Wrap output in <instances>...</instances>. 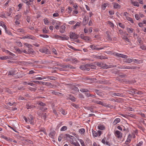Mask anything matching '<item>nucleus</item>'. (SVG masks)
<instances>
[{"label":"nucleus","instance_id":"nucleus-7","mask_svg":"<svg viewBox=\"0 0 146 146\" xmlns=\"http://www.w3.org/2000/svg\"><path fill=\"white\" fill-rule=\"evenodd\" d=\"M97 65L100 67H103L104 68H108L109 67L108 66L106 65V64H104L102 63L98 62Z\"/></svg>","mask_w":146,"mask_h":146},{"label":"nucleus","instance_id":"nucleus-2","mask_svg":"<svg viewBox=\"0 0 146 146\" xmlns=\"http://www.w3.org/2000/svg\"><path fill=\"white\" fill-rule=\"evenodd\" d=\"M37 104H38L40 105L41 106H42V107H40V110H41L42 111H44L47 109L46 108L44 107V106H46V104L45 103H43L42 102L40 101Z\"/></svg>","mask_w":146,"mask_h":146},{"label":"nucleus","instance_id":"nucleus-41","mask_svg":"<svg viewBox=\"0 0 146 146\" xmlns=\"http://www.w3.org/2000/svg\"><path fill=\"white\" fill-rule=\"evenodd\" d=\"M95 102L97 104H99L100 105H102V106H104V104L102 102L99 101H96Z\"/></svg>","mask_w":146,"mask_h":146},{"label":"nucleus","instance_id":"nucleus-33","mask_svg":"<svg viewBox=\"0 0 146 146\" xmlns=\"http://www.w3.org/2000/svg\"><path fill=\"white\" fill-rule=\"evenodd\" d=\"M136 68L134 66H125V69H135Z\"/></svg>","mask_w":146,"mask_h":146},{"label":"nucleus","instance_id":"nucleus-42","mask_svg":"<svg viewBox=\"0 0 146 146\" xmlns=\"http://www.w3.org/2000/svg\"><path fill=\"white\" fill-rule=\"evenodd\" d=\"M1 59V60H6L8 59L9 57L8 56H3L0 57Z\"/></svg>","mask_w":146,"mask_h":146},{"label":"nucleus","instance_id":"nucleus-36","mask_svg":"<svg viewBox=\"0 0 146 146\" xmlns=\"http://www.w3.org/2000/svg\"><path fill=\"white\" fill-rule=\"evenodd\" d=\"M38 75L35 76L34 77L35 79L38 80H41L42 79V78L38 77Z\"/></svg>","mask_w":146,"mask_h":146},{"label":"nucleus","instance_id":"nucleus-11","mask_svg":"<svg viewBox=\"0 0 146 146\" xmlns=\"http://www.w3.org/2000/svg\"><path fill=\"white\" fill-rule=\"evenodd\" d=\"M66 27L64 25H62L60 27V31L61 33H63L65 31V29Z\"/></svg>","mask_w":146,"mask_h":146},{"label":"nucleus","instance_id":"nucleus-12","mask_svg":"<svg viewBox=\"0 0 146 146\" xmlns=\"http://www.w3.org/2000/svg\"><path fill=\"white\" fill-rule=\"evenodd\" d=\"M113 7L114 8H120V7H121V6L117 3H113Z\"/></svg>","mask_w":146,"mask_h":146},{"label":"nucleus","instance_id":"nucleus-45","mask_svg":"<svg viewBox=\"0 0 146 146\" xmlns=\"http://www.w3.org/2000/svg\"><path fill=\"white\" fill-rule=\"evenodd\" d=\"M67 127L66 126H64L62 127L61 129V131H64L66 130L67 129Z\"/></svg>","mask_w":146,"mask_h":146},{"label":"nucleus","instance_id":"nucleus-54","mask_svg":"<svg viewBox=\"0 0 146 146\" xmlns=\"http://www.w3.org/2000/svg\"><path fill=\"white\" fill-rule=\"evenodd\" d=\"M63 135H60V136H59L58 138V140L59 141H61L62 137H63Z\"/></svg>","mask_w":146,"mask_h":146},{"label":"nucleus","instance_id":"nucleus-49","mask_svg":"<svg viewBox=\"0 0 146 146\" xmlns=\"http://www.w3.org/2000/svg\"><path fill=\"white\" fill-rule=\"evenodd\" d=\"M68 47H69L70 48H71V49H72V50H75V51H77V50L79 51L80 50H78V49H75L73 47V46H71L69 45V46H68Z\"/></svg>","mask_w":146,"mask_h":146},{"label":"nucleus","instance_id":"nucleus-3","mask_svg":"<svg viewBox=\"0 0 146 146\" xmlns=\"http://www.w3.org/2000/svg\"><path fill=\"white\" fill-rule=\"evenodd\" d=\"M89 65L88 64H86L85 65H81L80 66V68L83 70L85 71H88L90 70L89 68Z\"/></svg>","mask_w":146,"mask_h":146},{"label":"nucleus","instance_id":"nucleus-40","mask_svg":"<svg viewBox=\"0 0 146 146\" xmlns=\"http://www.w3.org/2000/svg\"><path fill=\"white\" fill-rule=\"evenodd\" d=\"M85 132V129L83 128L81 129H79V132L81 134H82L84 133Z\"/></svg>","mask_w":146,"mask_h":146},{"label":"nucleus","instance_id":"nucleus-35","mask_svg":"<svg viewBox=\"0 0 146 146\" xmlns=\"http://www.w3.org/2000/svg\"><path fill=\"white\" fill-rule=\"evenodd\" d=\"M8 75L12 76L15 75V72L13 71H9L8 72Z\"/></svg>","mask_w":146,"mask_h":146},{"label":"nucleus","instance_id":"nucleus-13","mask_svg":"<svg viewBox=\"0 0 146 146\" xmlns=\"http://www.w3.org/2000/svg\"><path fill=\"white\" fill-rule=\"evenodd\" d=\"M27 38L35 40H36V37L33 36L31 35H27Z\"/></svg>","mask_w":146,"mask_h":146},{"label":"nucleus","instance_id":"nucleus-27","mask_svg":"<svg viewBox=\"0 0 146 146\" xmlns=\"http://www.w3.org/2000/svg\"><path fill=\"white\" fill-rule=\"evenodd\" d=\"M69 98L72 102H75L76 100V98L73 96H70Z\"/></svg>","mask_w":146,"mask_h":146},{"label":"nucleus","instance_id":"nucleus-58","mask_svg":"<svg viewBox=\"0 0 146 146\" xmlns=\"http://www.w3.org/2000/svg\"><path fill=\"white\" fill-rule=\"evenodd\" d=\"M107 37L108 38V40H109L111 41L112 40V38L111 37L110 35H107Z\"/></svg>","mask_w":146,"mask_h":146},{"label":"nucleus","instance_id":"nucleus-38","mask_svg":"<svg viewBox=\"0 0 146 146\" xmlns=\"http://www.w3.org/2000/svg\"><path fill=\"white\" fill-rule=\"evenodd\" d=\"M14 48L17 52H19V53L21 54L22 52V51L19 48H16V47H14Z\"/></svg>","mask_w":146,"mask_h":146},{"label":"nucleus","instance_id":"nucleus-55","mask_svg":"<svg viewBox=\"0 0 146 146\" xmlns=\"http://www.w3.org/2000/svg\"><path fill=\"white\" fill-rule=\"evenodd\" d=\"M133 60L134 62L137 63H140V60H139L134 59Z\"/></svg>","mask_w":146,"mask_h":146},{"label":"nucleus","instance_id":"nucleus-18","mask_svg":"<svg viewBox=\"0 0 146 146\" xmlns=\"http://www.w3.org/2000/svg\"><path fill=\"white\" fill-rule=\"evenodd\" d=\"M45 86H49L51 88H53L54 85H52L51 83L46 82L45 83Z\"/></svg>","mask_w":146,"mask_h":146},{"label":"nucleus","instance_id":"nucleus-25","mask_svg":"<svg viewBox=\"0 0 146 146\" xmlns=\"http://www.w3.org/2000/svg\"><path fill=\"white\" fill-rule=\"evenodd\" d=\"M59 111L60 112H61V113L64 115H65L66 114V113L65 110L63 109H60Z\"/></svg>","mask_w":146,"mask_h":146},{"label":"nucleus","instance_id":"nucleus-26","mask_svg":"<svg viewBox=\"0 0 146 146\" xmlns=\"http://www.w3.org/2000/svg\"><path fill=\"white\" fill-rule=\"evenodd\" d=\"M135 94H137L138 95H142L143 94V93L141 91H138L136 90H135Z\"/></svg>","mask_w":146,"mask_h":146},{"label":"nucleus","instance_id":"nucleus-63","mask_svg":"<svg viewBox=\"0 0 146 146\" xmlns=\"http://www.w3.org/2000/svg\"><path fill=\"white\" fill-rule=\"evenodd\" d=\"M119 76L121 78L126 77L127 76L126 74L119 75Z\"/></svg>","mask_w":146,"mask_h":146},{"label":"nucleus","instance_id":"nucleus-37","mask_svg":"<svg viewBox=\"0 0 146 146\" xmlns=\"http://www.w3.org/2000/svg\"><path fill=\"white\" fill-rule=\"evenodd\" d=\"M35 106L33 105H31L28 106L27 107V109H31V108H35Z\"/></svg>","mask_w":146,"mask_h":146},{"label":"nucleus","instance_id":"nucleus-30","mask_svg":"<svg viewBox=\"0 0 146 146\" xmlns=\"http://www.w3.org/2000/svg\"><path fill=\"white\" fill-rule=\"evenodd\" d=\"M71 105L76 109H79L80 108L78 105H76L74 103H72L71 104Z\"/></svg>","mask_w":146,"mask_h":146},{"label":"nucleus","instance_id":"nucleus-24","mask_svg":"<svg viewBox=\"0 0 146 146\" xmlns=\"http://www.w3.org/2000/svg\"><path fill=\"white\" fill-rule=\"evenodd\" d=\"M71 88L72 90H74V91L76 92H79V90L78 88L76 87L75 86H71Z\"/></svg>","mask_w":146,"mask_h":146},{"label":"nucleus","instance_id":"nucleus-16","mask_svg":"<svg viewBox=\"0 0 146 146\" xmlns=\"http://www.w3.org/2000/svg\"><path fill=\"white\" fill-rule=\"evenodd\" d=\"M120 121V119L119 118H117L115 119L113 122V125H116L117 123L119 122Z\"/></svg>","mask_w":146,"mask_h":146},{"label":"nucleus","instance_id":"nucleus-23","mask_svg":"<svg viewBox=\"0 0 146 146\" xmlns=\"http://www.w3.org/2000/svg\"><path fill=\"white\" fill-rule=\"evenodd\" d=\"M80 91L84 93L89 92V90L87 89H82L80 90Z\"/></svg>","mask_w":146,"mask_h":146},{"label":"nucleus","instance_id":"nucleus-19","mask_svg":"<svg viewBox=\"0 0 146 146\" xmlns=\"http://www.w3.org/2000/svg\"><path fill=\"white\" fill-rule=\"evenodd\" d=\"M131 3L132 4H133L134 6H136L137 7H139V4L138 3L137 1H131Z\"/></svg>","mask_w":146,"mask_h":146},{"label":"nucleus","instance_id":"nucleus-59","mask_svg":"<svg viewBox=\"0 0 146 146\" xmlns=\"http://www.w3.org/2000/svg\"><path fill=\"white\" fill-rule=\"evenodd\" d=\"M107 3H104V4H103L102 5V6L103 7L102 8V9L103 10H104L105 9V8L106 7V6H107Z\"/></svg>","mask_w":146,"mask_h":146},{"label":"nucleus","instance_id":"nucleus-10","mask_svg":"<svg viewBox=\"0 0 146 146\" xmlns=\"http://www.w3.org/2000/svg\"><path fill=\"white\" fill-rule=\"evenodd\" d=\"M47 78L50 80L55 81L57 80V78L53 76H48L47 77Z\"/></svg>","mask_w":146,"mask_h":146},{"label":"nucleus","instance_id":"nucleus-48","mask_svg":"<svg viewBox=\"0 0 146 146\" xmlns=\"http://www.w3.org/2000/svg\"><path fill=\"white\" fill-rule=\"evenodd\" d=\"M21 17V15H16L14 17V19L16 20H19V19Z\"/></svg>","mask_w":146,"mask_h":146},{"label":"nucleus","instance_id":"nucleus-57","mask_svg":"<svg viewBox=\"0 0 146 146\" xmlns=\"http://www.w3.org/2000/svg\"><path fill=\"white\" fill-rule=\"evenodd\" d=\"M127 20L129 21H130L132 23H133L134 22L133 20L131 18L128 17L127 18Z\"/></svg>","mask_w":146,"mask_h":146},{"label":"nucleus","instance_id":"nucleus-62","mask_svg":"<svg viewBox=\"0 0 146 146\" xmlns=\"http://www.w3.org/2000/svg\"><path fill=\"white\" fill-rule=\"evenodd\" d=\"M83 39L85 40L86 41H87L89 40V37L88 36H85Z\"/></svg>","mask_w":146,"mask_h":146},{"label":"nucleus","instance_id":"nucleus-29","mask_svg":"<svg viewBox=\"0 0 146 146\" xmlns=\"http://www.w3.org/2000/svg\"><path fill=\"white\" fill-rule=\"evenodd\" d=\"M133 61V60L131 59L128 58L126 59L125 62L127 63H130Z\"/></svg>","mask_w":146,"mask_h":146},{"label":"nucleus","instance_id":"nucleus-46","mask_svg":"<svg viewBox=\"0 0 146 146\" xmlns=\"http://www.w3.org/2000/svg\"><path fill=\"white\" fill-rule=\"evenodd\" d=\"M71 62L75 63L77 62V60L75 58H72L71 59Z\"/></svg>","mask_w":146,"mask_h":146},{"label":"nucleus","instance_id":"nucleus-22","mask_svg":"<svg viewBox=\"0 0 146 146\" xmlns=\"http://www.w3.org/2000/svg\"><path fill=\"white\" fill-rule=\"evenodd\" d=\"M33 119V117L32 115L29 116V117L28 119V120L30 124L32 123V120Z\"/></svg>","mask_w":146,"mask_h":146},{"label":"nucleus","instance_id":"nucleus-39","mask_svg":"<svg viewBox=\"0 0 146 146\" xmlns=\"http://www.w3.org/2000/svg\"><path fill=\"white\" fill-rule=\"evenodd\" d=\"M98 129H99L103 130L104 129L105 127L104 125H100L98 126Z\"/></svg>","mask_w":146,"mask_h":146},{"label":"nucleus","instance_id":"nucleus-53","mask_svg":"<svg viewBox=\"0 0 146 146\" xmlns=\"http://www.w3.org/2000/svg\"><path fill=\"white\" fill-rule=\"evenodd\" d=\"M40 36L43 38H48L49 37L48 36L46 35H40Z\"/></svg>","mask_w":146,"mask_h":146},{"label":"nucleus","instance_id":"nucleus-56","mask_svg":"<svg viewBox=\"0 0 146 146\" xmlns=\"http://www.w3.org/2000/svg\"><path fill=\"white\" fill-rule=\"evenodd\" d=\"M119 26L122 28L124 29L125 28V26L124 25H123L121 23H119L118 24Z\"/></svg>","mask_w":146,"mask_h":146},{"label":"nucleus","instance_id":"nucleus-1","mask_svg":"<svg viewBox=\"0 0 146 146\" xmlns=\"http://www.w3.org/2000/svg\"><path fill=\"white\" fill-rule=\"evenodd\" d=\"M63 36H61L58 35H56L55 36V38L57 39H60L62 40H68L69 37L68 36H67L65 35H63Z\"/></svg>","mask_w":146,"mask_h":146},{"label":"nucleus","instance_id":"nucleus-61","mask_svg":"<svg viewBox=\"0 0 146 146\" xmlns=\"http://www.w3.org/2000/svg\"><path fill=\"white\" fill-rule=\"evenodd\" d=\"M140 48L142 50H146V46H145L144 45H143L141 46L140 47Z\"/></svg>","mask_w":146,"mask_h":146},{"label":"nucleus","instance_id":"nucleus-34","mask_svg":"<svg viewBox=\"0 0 146 146\" xmlns=\"http://www.w3.org/2000/svg\"><path fill=\"white\" fill-rule=\"evenodd\" d=\"M78 140L80 142L81 145L82 146H85V143L83 141L82 139H78Z\"/></svg>","mask_w":146,"mask_h":146},{"label":"nucleus","instance_id":"nucleus-43","mask_svg":"<svg viewBox=\"0 0 146 146\" xmlns=\"http://www.w3.org/2000/svg\"><path fill=\"white\" fill-rule=\"evenodd\" d=\"M80 23L78 22H77L76 24L74 26V29H76V27L78 26H80Z\"/></svg>","mask_w":146,"mask_h":146},{"label":"nucleus","instance_id":"nucleus-4","mask_svg":"<svg viewBox=\"0 0 146 146\" xmlns=\"http://www.w3.org/2000/svg\"><path fill=\"white\" fill-rule=\"evenodd\" d=\"M25 75V74L24 73H23L22 72H17L15 75V77L16 78H20L22 77Z\"/></svg>","mask_w":146,"mask_h":146},{"label":"nucleus","instance_id":"nucleus-9","mask_svg":"<svg viewBox=\"0 0 146 146\" xmlns=\"http://www.w3.org/2000/svg\"><path fill=\"white\" fill-rule=\"evenodd\" d=\"M116 55L117 56L121 57L123 58H127V56L124 55L123 54L117 53L116 54Z\"/></svg>","mask_w":146,"mask_h":146},{"label":"nucleus","instance_id":"nucleus-21","mask_svg":"<svg viewBox=\"0 0 146 146\" xmlns=\"http://www.w3.org/2000/svg\"><path fill=\"white\" fill-rule=\"evenodd\" d=\"M41 117L42 119L43 118L44 120H45L46 118V113H42V114L41 116Z\"/></svg>","mask_w":146,"mask_h":146},{"label":"nucleus","instance_id":"nucleus-47","mask_svg":"<svg viewBox=\"0 0 146 146\" xmlns=\"http://www.w3.org/2000/svg\"><path fill=\"white\" fill-rule=\"evenodd\" d=\"M131 141V139L127 138L126 141H125V143L126 145L128 144Z\"/></svg>","mask_w":146,"mask_h":146},{"label":"nucleus","instance_id":"nucleus-32","mask_svg":"<svg viewBox=\"0 0 146 146\" xmlns=\"http://www.w3.org/2000/svg\"><path fill=\"white\" fill-rule=\"evenodd\" d=\"M51 93L55 95H58L60 94L59 92H56L55 90H51Z\"/></svg>","mask_w":146,"mask_h":146},{"label":"nucleus","instance_id":"nucleus-51","mask_svg":"<svg viewBox=\"0 0 146 146\" xmlns=\"http://www.w3.org/2000/svg\"><path fill=\"white\" fill-rule=\"evenodd\" d=\"M50 137L52 138H53L55 135L54 133V132H51L50 134Z\"/></svg>","mask_w":146,"mask_h":146},{"label":"nucleus","instance_id":"nucleus-8","mask_svg":"<svg viewBox=\"0 0 146 146\" xmlns=\"http://www.w3.org/2000/svg\"><path fill=\"white\" fill-rule=\"evenodd\" d=\"M89 18L88 17H86V16H85L83 19V24L84 25H86L88 21Z\"/></svg>","mask_w":146,"mask_h":146},{"label":"nucleus","instance_id":"nucleus-50","mask_svg":"<svg viewBox=\"0 0 146 146\" xmlns=\"http://www.w3.org/2000/svg\"><path fill=\"white\" fill-rule=\"evenodd\" d=\"M107 23L109 24L111 27H113L114 26V25L113 23L110 21H108Z\"/></svg>","mask_w":146,"mask_h":146},{"label":"nucleus","instance_id":"nucleus-20","mask_svg":"<svg viewBox=\"0 0 146 146\" xmlns=\"http://www.w3.org/2000/svg\"><path fill=\"white\" fill-rule=\"evenodd\" d=\"M47 50H48V49H47L46 48H43V49H40L39 50V51L42 53H47V52L46 51Z\"/></svg>","mask_w":146,"mask_h":146},{"label":"nucleus","instance_id":"nucleus-60","mask_svg":"<svg viewBox=\"0 0 146 146\" xmlns=\"http://www.w3.org/2000/svg\"><path fill=\"white\" fill-rule=\"evenodd\" d=\"M1 137L2 138H3L4 139L6 140L7 141H8V139H9V137H7L5 136L4 135L1 136Z\"/></svg>","mask_w":146,"mask_h":146},{"label":"nucleus","instance_id":"nucleus-6","mask_svg":"<svg viewBox=\"0 0 146 146\" xmlns=\"http://www.w3.org/2000/svg\"><path fill=\"white\" fill-rule=\"evenodd\" d=\"M115 135L118 139H121L122 137V133L118 130H116L115 133Z\"/></svg>","mask_w":146,"mask_h":146},{"label":"nucleus","instance_id":"nucleus-5","mask_svg":"<svg viewBox=\"0 0 146 146\" xmlns=\"http://www.w3.org/2000/svg\"><path fill=\"white\" fill-rule=\"evenodd\" d=\"M70 37L71 39H76L78 38V35L73 32H70Z\"/></svg>","mask_w":146,"mask_h":146},{"label":"nucleus","instance_id":"nucleus-31","mask_svg":"<svg viewBox=\"0 0 146 146\" xmlns=\"http://www.w3.org/2000/svg\"><path fill=\"white\" fill-rule=\"evenodd\" d=\"M89 66V69L90 68H91L92 69H95L96 68V66L94 65H90L88 64Z\"/></svg>","mask_w":146,"mask_h":146},{"label":"nucleus","instance_id":"nucleus-17","mask_svg":"<svg viewBox=\"0 0 146 146\" xmlns=\"http://www.w3.org/2000/svg\"><path fill=\"white\" fill-rule=\"evenodd\" d=\"M92 133L93 134V136L94 137H96L98 135V133L96 131H94L93 130H92Z\"/></svg>","mask_w":146,"mask_h":146},{"label":"nucleus","instance_id":"nucleus-52","mask_svg":"<svg viewBox=\"0 0 146 146\" xmlns=\"http://www.w3.org/2000/svg\"><path fill=\"white\" fill-rule=\"evenodd\" d=\"M75 146H80L78 143V142H74L73 143L72 142V143Z\"/></svg>","mask_w":146,"mask_h":146},{"label":"nucleus","instance_id":"nucleus-28","mask_svg":"<svg viewBox=\"0 0 146 146\" xmlns=\"http://www.w3.org/2000/svg\"><path fill=\"white\" fill-rule=\"evenodd\" d=\"M127 31L129 33H131L133 32V29L131 28H127Z\"/></svg>","mask_w":146,"mask_h":146},{"label":"nucleus","instance_id":"nucleus-64","mask_svg":"<svg viewBox=\"0 0 146 146\" xmlns=\"http://www.w3.org/2000/svg\"><path fill=\"white\" fill-rule=\"evenodd\" d=\"M135 18L137 20H138L139 18V16L137 14H136L135 15Z\"/></svg>","mask_w":146,"mask_h":146},{"label":"nucleus","instance_id":"nucleus-44","mask_svg":"<svg viewBox=\"0 0 146 146\" xmlns=\"http://www.w3.org/2000/svg\"><path fill=\"white\" fill-rule=\"evenodd\" d=\"M11 8H10L9 9V12H7V16H10L11 15Z\"/></svg>","mask_w":146,"mask_h":146},{"label":"nucleus","instance_id":"nucleus-14","mask_svg":"<svg viewBox=\"0 0 146 146\" xmlns=\"http://www.w3.org/2000/svg\"><path fill=\"white\" fill-rule=\"evenodd\" d=\"M135 90L133 89L129 90H127V92L130 94H135Z\"/></svg>","mask_w":146,"mask_h":146},{"label":"nucleus","instance_id":"nucleus-15","mask_svg":"<svg viewBox=\"0 0 146 146\" xmlns=\"http://www.w3.org/2000/svg\"><path fill=\"white\" fill-rule=\"evenodd\" d=\"M71 136L68 134H66L65 137H64V138L67 141H69L70 140Z\"/></svg>","mask_w":146,"mask_h":146}]
</instances>
